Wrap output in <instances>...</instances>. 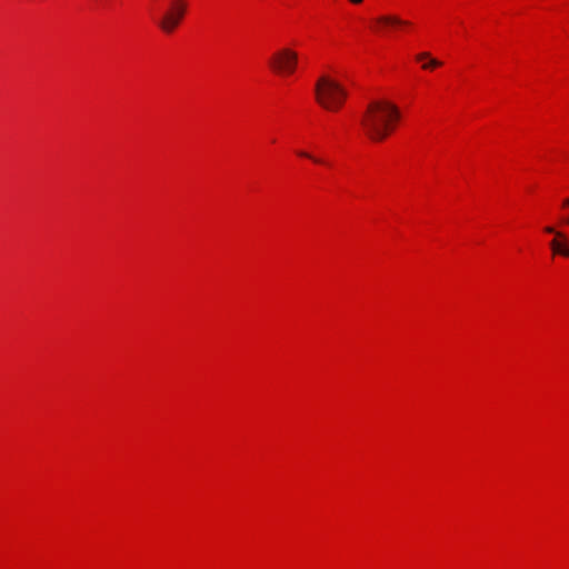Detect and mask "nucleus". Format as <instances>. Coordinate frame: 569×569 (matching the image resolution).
Wrapping results in <instances>:
<instances>
[{
    "mask_svg": "<svg viewBox=\"0 0 569 569\" xmlns=\"http://www.w3.org/2000/svg\"><path fill=\"white\" fill-rule=\"evenodd\" d=\"M416 59L418 61L428 60L426 63L422 64V68L426 70L433 69V68L440 67L442 64L441 61H439L435 58H431L429 52H421L416 56Z\"/></svg>",
    "mask_w": 569,
    "mask_h": 569,
    "instance_id": "0eeeda50",
    "label": "nucleus"
},
{
    "mask_svg": "<svg viewBox=\"0 0 569 569\" xmlns=\"http://www.w3.org/2000/svg\"><path fill=\"white\" fill-rule=\"evenodd\" d=\"M545 231L555 234V238L550 242L552 251L555 253L569 257V246L565 234L560 231H557L553 227H546Z\"/></svg>",
    "mask_w": 569,
    "mask_h": 569,
    "instance_id": "423d86ee",
    "label": "nucleus"
},
{
    "mask_svg": "<svg viewBox=\"0 0 569 569\" xmlns=\"http://www.w3.org/2000/svg\"><path fill=\"white\" fill-rule=\"evenodd\" d=\"M298 154L300 157H303V158H307V159H310L312 160L313 162L316 163H321L322 161L318 158H315L312 154H310L309 152H306V151H299Z\"/></svg>",
    "mask_w": 569,
    "mask_h": 569,
    "instance_id": "6e6552de",
    "label": "nucleus"
},
{
    "mask_svg": "<svg viewBox=\"0 0 569 569\" xmlns=\"http://www.w3.org/2000/svg\"><path fill=\"white\" fill-rule=\"evenodd\" d=\"M270 67L278 74H292L298 67V53L290 48H281L270 58Z\"/></svg>",
    "mask_w": 569,
    "mask_h": 569,
    "instance_id": "7ed1b4c3",
    "label": "nucleus"
},
{
    "mask_svg": "<svg viewBox=\"0 0 569 569\" xmlns=\"http://www.w3.org/2000/svg\"><path fill=\"white\" fill-rule=\"evenodd\" d=\"M186 10V0H171L169 8L159 21L160 29L166 33L173 32L183 19Z\"/></svg>",
    "mask_w": 569,
    "mask_h": 569,
    "instance_id": "20e7f679",
    "label": "nucleus"
},
{
    "mask_svg": "<svg viewBox=\"0 0 569 569\" xmlns=\"http://www.w3.org/2000/svg\"><path fill=\"white\" fill-rule=\"evenodd\" d=\"M567 222L569 223V220Z\"/></svg>",
    "mask_w": 569,
    "mask_h": 569,
    "instance_id": "9b49d317",
    "label": "nucleus"
},
{
    "mask_svg": "<svg viewBox=\"0 0 569 569\" xmlns=\"http://www.w3.org/2000/svg\"><path fill=\"white\" fill-rule=\"evenodd\" d=\"M562 209H569V198L566 199L563 202H562V206H561Z\"/></svg>",
    "mask_w": 569,
    "mask_h": 569,
    "instance_id": "1a4fd4ad",
    "label": "nucleus"
},
{
    "mask_svg": "<svg viewBox=\"0 0 569 569\" xmlns=\"http://www.w3.org/2000/svg\"><path fill=\"white\" fill-rule=\"evenodd\" d=\"M351 3L353 4H359L361 3L363 0H349Z\"/></svg>",
    "mask_w": 569,
    "mask_h": 569,
    "instance_id": "9d476101",
    "label": "nucleus"
},
{
    "mask_svg": "<svg viewBox=\"0 0 569 569\" xmlns=\"http://www.w3.org/2000/svg\"><path fill=\"white\" fill-rule=\"evenodd\" d=\"M400 118L399 109L385 100L372 101L361 117V128L372 141L385 140Z\"/></svg>",
    "mask_w": 569,
    "mask_h": 569,
    "instance_id": "f257e3e1",
    "label": "nucleus"
},
{
    "mask_svg": "<svg viewBox=\"0 0 569 569\" xmlns=\"http://www.w3.org/2000/svg\"><path fill=\"white\" fill-rule=\"evenodd\" d=\"M317 102L329 111L340 109L347 98V90L328 76H321L315 86Z\"/></svg>",
    "mask_w": 569,
    "mask_h": 569,
    "instance_id": "f03ea898",
    "label": "nucleus"
},
{
    "mask_svg": "<svg viewBox=\"0 0 569 569\" xmlns=\"http://www.w3.org/2000/svg\"><path fill=\"white\" fill-rule=\"evenodd\" d=\"M410 22L396 14H382L375 19L373 31L378 34H386L391 28L407 27Z\"/></svg>",
    "mask_w": 569,
    "mask_h": 569,
    "instance_id": "39448f33",
    "label": "nucleus"
}]
</instances>
